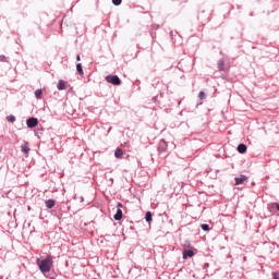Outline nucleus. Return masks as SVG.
Returning <instances> with one entry per match:
<instances>
[{"instance_id":"2eb2a0df","label":"nucleus","mask_w":279,"mask_h":279,"mask_svg":"<svg viewBox=\"0 0 279 279\" xmlns=\"http://www.w3.org/2000/svg\"><path fill=\"white\" fill-rule=\"evenodd\" d=\"M145 219H146L147 223H151V211L146 213Z\"/></svg>"},{"instance_id":"f257e3e1","label":"nucleus","mask_w":279,"mask_h":279,"mask_svg":"<svg viewBox=\"0 0 279 279\" xmlns=\"http://www.w3.org/2000/svg\"><path fill=\"white\" fill-rule=\"evenodd\" d=\"M37 265L41 274H49L51 271V267H53V257L48 256L45 259H37Z\"/></svg>"},{"instance_id":"7ed1b4c3","label":"nucleus","mask_w":279,"mask_h":279,"mask_svg":"<svg viewBox=\"0 0 279 279\" xmlns=\"http://www.w3.org/2000/svg\"><path fill=\"white\" fill-rule=\"evenodd\" d=\"M195 256V248H186V245H183V260H186V258H193Z\"/></svg>"},{"instance_id":"ddd939ff","label":"nucleus","mask_w":279,"mask_h":279,"mask_svg":"<svg viewBox=\"0 0 279 279\" xmlns=\"http://www.w3.org/2000/svg\"><path fill=\"white\" fill-rule=\"evenodd\" d=\"M35 97L36 99H43V89H36Z\"/></svg>"},{"instance_id":"6e6552de","label":"nucleus","mask_w":279,"mask_h":279,"mask_svg":"<svg viewBox=\"0 0 279 279\" xmlns=\"http://www.w3.org/2000/svg\"><path fill=\"white\" fill-rule=\"evenodd\" d=\"M245 181H247V177H245V175H243V174L235 178V184H236V186H239V184H243V182H245Z\"/></svg>"},{"instance_id":"9b49d317","label":"nucleus","mask_w":279,"mask_h":279,"mask_svg":"<svg viewBox=\"0 0 279 279\" xmlns=\"http://www.w3.org/2000/svg\"><path fill=\"white\" fill-rule=\"evenodd\" d=\"M22 151L26 156H29V144L28 143H25L24 145H22Z\"/></svg>"},{"instance_id":"f3484780","label":"nucleus","mask_w":279,"mask_h":279,"mask_svg":"<svg viewBox=\"0 0 279 279\" xmlns=\"http://www.w3.org/2000/svg\"><path fill=\"white\" fill-rule=\"evenodd\" d=\"M225 64H226V63H223V61H219V62H218V69H219V71H223Z\"/></svg>"},{"instance_id":"f03ea898","label":"nucleus","mask_w":279,"mask_h":279,"mask_svg":"<svg viewBox=\"0 0 279 279\" xmlns=\"http://www.w3.org/2000/svg\"><path fill=\"white\" fill-rule=\"evenodd\" d=\"M106 82H108V84H112L113 86H121V78H119L118 75H107Z\"/></svg>"},{"instance_id":"6ab92c4d","label":"nucleus","mask_w":279,"mask_h":279,"mask_svg":"<svg viewBox=\"0 0 279 279\" xmlns=\"http://www.w3.org/2000/svg\"><path fill=\"white\" fill-rule=\"evenodd\" d=\"M113 5H121L123 3V0H112Z\"/></svg>"},{"instance_id":"412c9836","label":"nucleus","mask_w":279,"mask_h":279,"mask_svg":"<svg viewBox=\"0 0 279 279\" xmlns=\"http://www.w3.org/2000/svg\"><path fill=\"white\" fill-rule=\"evenodd\" d=\"M272 278H274V279H279L278 272H274V274H272Z\"/></svg>"},{"instance_id":"423d86ee","label":"nucleus","mask_w":279,"mask_h":279,"mask_svg":"<svg viewBox=\"0 0 279 279\" xmlns=\"http://www.w3.org/2000/svg\"><path fill=\"white\" fill-rule=\"evenodd\" d=\"M27 128H36L38 125V119L36 118H31L26 121Z\"/></svg>"},{"instance_id":"20e7f679","label":"nucleus","mask_w":279,"mask_h":279,"mask_svg":"<svg viewBox=\"0 0 279 279\" xmlns=\"http://www.w3.org/2000/svg\"><path fill=\"white\" fill-rule=\"evenodd\" d=\"M121 208H123V204L118 203V205H117V213L113 216V219L116 221H121V219H123V210Z\"/></svg>"},{"instance_id":"0eeeda50","label":"nucleus","mask_w":279,"mask_h":279,"mask_svg":"<svg viewBox=\"0 0 279 279\" xmlns=\"http://www.w3.org/2000/svg\"><path fill=\"white\" fill-rule=\"evenodd\" d=\"M167 142L161 140L158 146V151H160V154H165V151H167Z\"/></svg>"},{"instance_id":"4468645a","label":"nucleus","mask_w":279,"mask_h":279,"mask_svg":"<svg viewBox=\"0 0 279 279\" xmlns=\"http://www.w3.org/2000/svg\"><path fill=\"white\" fill-rule=\"evenodd\" d=\"M76 71L78 75H84V70L82 69V63L76 64Z\"/></svg>"},{"instance_id":"aec40b11","label":"nucleus","mask_w":279,"mask_h":279,"mask_svg":"<svg viewBox=\"0 0 279 279\" xmlns=\"http://www.w3.org/2000/svg\"><path fill=\"white\" fill-rule=\"evenodd\" d=\"M199 99H204L206 97V94L204 92H201L198 94Z\"/></svg>"},{"instance_id":"39448f33","label":"nucleus","mask_w":279,"mask_h":279,"mask_svg":"<svg viewBox=\"0 0 279 279\" xmlns=\"http://www.w3.org/2000/svg\"><path fill=\"white\" fill-rule=\"evenodd\" d=\"M58 90H66L69 88V83L66 81L60 80L57 85Z\"/></svg>"},{"instance_id":"1a4fd4ad","label":"nucleus","mask_w":279,"mask_h":279,"mask_svg":"<svg viewBox=\"0 0 279 279\" xmlns=\"http://www.w3.org/2000/svg\"><path fill=\"white\" fill-rule=\"evenodd\" d=\"M45 204H46V208L51 209L56 206V201L54 199H48V201L45 202Z\"/></svg>"},{"instance_id":"f8f14e48","label":"nucleus","mask_w":279,"mask_h":279,"mask_svg":"<svg viewBox=\"0 0 279 279\" xmlns=\"http://www.w3.org/2000/svg\"><path fill=\"white\" fill-rule=\"evenodd\" d=\"M116 158H123V149L117 148L114 151Z\"/></svg>"},{"instance_id":"4be33fe9","label":"nucleus","mask_w":279,"mask_h":279,"mask_svg":"<svg viewBox=\"0 0 279 279\" xmlns=\"http://www.w3.org/2000/svg\"><path fill=\"white\" fill-rule=\"evenodd\" d=\"M76 60H77V62H80V60H81L80 54L76 56Z\"/></svg>"},{"instance_id":"9d476101","label":"nucleus","mask_w":279,"mask_h":279,"mask_svg":"<svg viewBox=\"0 0 279 279\" xmlns=\"http://www.w3.org/2000/svg\"><path fill=\"white\" fill-rule=\"evenodd\" d=\"M238 151L239 154H245V151H247V146L245 144H240L238 146Z\"/></svg>"},{"instance_id":"dca6fc26","label":"nucleus","mask_w":279,"mask_h":279,"mask_svg":"<svg viewBox=\"0 0 279 279\" xmlns=\"http://www.w3.org/2000/svg\"><path fill=\"white\" fill-rule=\"evenodd\" d=\"M7 121H9V123H14V121H16V117H14V116H8L7 117Z\"/></svg>"},{"instance_id":"a211bd4d","label":"nucleus","mask_w":279,"mask_h":279,"mask_svg":"<svg viewBox=\"0 0 279 279\" xmlns=\"http://www.w3.org/2000/svg\"><path fill=\"white\" fill-rule=\"evenodd\" d=\"M201 228H202V230H204L205 232H208V230H210V227H208V225H202Z\"/></svg>"}]
</instances>
